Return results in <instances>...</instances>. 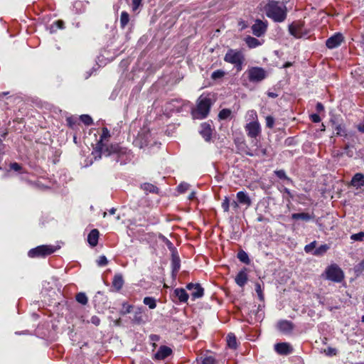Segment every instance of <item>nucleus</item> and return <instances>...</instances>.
<instances>
[{
    "label": "nucleus",
    "mask_w": 364,
    "mask_h": 364,
    "mask_svg": "<svg viewBox=\"0 0 364 364\" xmlns=\"http://www.w3.org/2000/svg\"><path fill=\"white\" fill-rule=\"evenodd\" d=\"M266 126L268 128H272L274 124V119L272 116H267L266 117Z\"/></svg>",
    "instance_id": "48"
},
{
    "label": "nucleus",
    "mask_w": 364,
    "mask_h": 364,
    "mask_svg": "<svg viewBox=\"0 0 364 364\" xmlns=\"http://www.w3.org/2000/svg\"><path fill=\"white\" fill-rule=\"evenodd\" d=\"M284 192L287 193L290 198H293V195L291 194L290 190L287 188H284Z\"/></svg>",
    "instance_id": "64"
},
{
    "label": "nucleus",
    "mask_w": 364,
    "mask_h": 364,
    "mask_svg": "<svg viewBox=\"0 0 364 364\" xmlns=\"http://www.w3.org/2000/svg\"><path fill=\"white\" fill-rule=\"evenodd\" d=\"M181 267L180 258L178 255L173 254L171 259V268L173 274H176Z\"/></svg>",
    "instance_id": "25"
},
{
    "label": "nucleus",
    "mask_w": 364,
    "mask_h": 364,
    "mask_svg": "<svg viewBox=\"0 0 364 364\" xmlns=\"http://www.w3.org/2000/svg\"><path fill=\"white\" fill-rule=\"evenodd\" d=\"M244 41L245 42L247 47L250 49L257 48L264 43V40H259L251 36H247L244 38Z\"/></svg>",
    "instance_id": "17"
},
{
    "label": "nucleus",
    "mask_w": 364,
    "mask_h": 364,
    "mask_svg": "<svg viewBox=\"0 0 364 364\" xmlns=\"http://www.w3.org/2000/svg\"><path fill=\"white\" fill-rule=\"evenodd\" d=\"M149 339L153 342H157L160 340V336L156 334H151L149 336Z\"/></svg>",
    "instance_id": "58"
},
{
    "label": "nucleus",
    "mask_w": 364,
    "mask_h": 364,
    "mask_svg": "<svg viewBox=\"0 0 364 364\" xmlns=\"http://www.w3.org/2000/svg\"><path fill=\"white\" fill-rule=\"evenodd\" d=\"M141 188L146 192L156 193L158 190L157 187L151 183H145L141 185Z\"/></svg>",
    "instance_id": "34"
},
{
    "label": "nucleus",
    "mask_w": 364,
    "mask_h": 364,
    "mask_svg": "<svg viewBox=\"0 0 364 364\" xmlns=\"http://www.w3.org/2000/svg\"><path fill=\"white\" fill-rule=\"evenodd\" d=\"M109 137V131L107 127H103L100 139L92 152L94 158L95 159H101L102 156L110 157L112 161L119 163L121 165L130 161L132 155L128 149L122 147L118 144L107 145L105 142L107 141Z\"/></svg>",
    "instance_id": "1"
},
{
    "label": "nucleus",
    "mask_w": 364,
    "mask_h": 364,
    "mask_svg": "<svg viewBox=\"0 0 364 364\" xmlns=\"http://www.w3.org/2000/svg\"><path fill=\"white\" fill-rule=\"evenodd\" d=\"M355 271L357 273H362L364 271V259L355 266Z\"/></svg>",
    "instance_id": "47"
},
{
    "label": "nucleus",
    "mask_w": 364,
    "mask_h": 364,
    "mask_svg": "<svg viewBox=\"0 0 364 364\" xmlns=\"http://www.w3.org/2000/svg\"><path fill=\"white\" fill-rule=\"evenodd\" d=\"M132 308L133 306L132 305L127 304V303H124L122 314H127L130 313Z\"/></svg>",
    "instance_id": "49"
},
{
    "label": "nucleus",
    "mask_w": 364,
    "mask_h": 364,
    "mask_svg": "<svg viewBox=\"0 0 364 364\" xmlns=\"http://www.w3.org/2000/svg\"><path fill=\"white\" fill-rule=\"evenodd\" d=\"M132 321L136 323H144V319L143 316V311L141 308H138L134 312V317Z\"/></svg>",
    "instance_id": "27"
},
{
    "label": "nucleus",
    "mask_w": 364,
    "mask_h": 364,
    "mask_svg": "<svg viewBox=\"0 0 364 364\" xmlns=\"http://www.w3.org/2000/svg\"><path fill=\"white\" fill-rule=\"evenodd\" d=\"M245 154L249 156H260V154L259 153L258 150H254V151H246Z\"/></svg>",
    "instance_id": "53"
},
{
    "label": "nucleus",
    "mask_w": 364,
    "mask_h": 364,
    "mask_svg": "<svg viewBox=\"0 0 364 364\" xmlns=\"http://www.w3.org/2000/svg\"><path fill=\"white\" fill-rule=\"evenodd\" d=\"M314 218V214H309L308 213H293L291 215V218L293 220H302L304 221H309Z\"/></svg>",
    "instance_id": "24"
},
{
    "label": "nucleus",
    "mask_w": 364,
    "mask_h": 364,
    "mask_svg": "<svg viewBox=\"0 0 364 364\" xmlns=\"http://www.w3.org/2000/svg\"><path fill=\"white\" fill-rule=\"evenodd\" d=\"M227 345L232 349H236L237 346V338L234 333H230L227 336Z\"/></svg>",
    "instance_id": "26"
},
{
    "label": "nucleus",
    "mask_w": 364,
    "mask_h": 364,
    "mask_svg": "<svg viewBox=\"0 0 364 364\" xmlns=\"http://www.w3.org/2000/svg\"><path fill=\"white\" fill-rule=\"evenodd\" d=\"M310 118H311V121L313 122H315V123H318L321 120V117L317 114H311Z\"/></svg>",
    "instance_id": "54"
},
{
    "label": "nucleus",
    "mask_w": 364,
    "mask_h": 364,
    "mask_svg": "<svg viewBox=\"0 0 364 364\" xmlns=\"http://www.w3.org/2000/svg\"><path fill=\"white\" fill-rule=\"evenodd\" d=\"M172 353V350L171 348L166 346H161L157 350V352L154 354V359L156 360H164L171 355Z\"/></svg>",
    "instance_id": "15"
},
{
    "label": "nucleus",
    "mask_w": 364,
    "mask_h": 364,
    "mask_svg": "<svg viewBox=\"0 0 364 364\" xmlns=\"http://www.w3.org/2000/svg\"><path fill=\"white\" fill-rule=\"evenodd\" d=\"M75 299L78 303H80L82 305L87 304V301H88L86 294L83 292H80V293L77 294Z\"/></svg>",
    "instance_id": "33"
},
{
    "label": "nucleus",
    "mask_w": 364,
    "mask_h": 364,
    "mask_svg": "<svg viewBox=\"0 0 364 364\" xmlns=\"http://www.w3.org/2000/svg\"><path fill=\"white\" fill-rule=\"evenodd\" d=\"M212 132L213 130L211 125L209 123L203 122L200 124L199 133L206 141H209L210 140Z\"/></svg>",
    "instance_id": "14"
},
{
    "label": "nucleus",
    "mask_w": 364,
    "mask_h": 364,
    "mask_svg": "<svg viewBox=\"0 0 364 364\" xmlns=\"http://www.w3.org/2000/svg\"><path fill=\"white\" fill-rule=\"evenodd\" d=\"M129 21V16L127 12L122 11L120 16V26L122 28H124Z\"/></svg>",
    "instance_id": "31"
},
{
    "label": "nucleus",
    "mask_w": 364,
    "mask_h": 364,
    "mask_svg": "<svg viewBox=\"0 0 364 364\" xmlns=\"http://www.w3.org/2000/svg\"><path fill=\"white\" fill-rule=\"evenodd\" d=\"M335 131L336 132V134L339 136H346V132L344 126L342 124H336L335 127Z\"/></svg>",
    "instance_id": "40"
},
{
    "label": "nucleus",
    "mask_w": 364,
    "mask_h": 364,
    "mask_svg": "<svg viewBox=\"0 0 364 364\" xmlns=\"http://www.w3.org/2000/svg\"><path fill=\"white\" fill-rule=\"evenodd\" d=\"M231 110L230 109H223L218 114L220 119H226L231 115Z\"/></svg>",
    "instance_id": "37"
},
{
    "label": "nucleus",
    "mask_w": 364,
    "mask_h": 364,
    "mask_svg": "<svg viewBox=\"0 0 364 364\" xmlns=\"http://www.w3.org/2000/svg\"><path fill=\"white\" fill-rule=\"evenodd\" d=\"M213 105V102L208 95H201L196 102V107L191 110V115L194 119H203L206 118Z\"/></svg>",
    "instance_id": "3"
},
{
    "label": "nucleus",
    "mask_w": 364,
    "mask_h": 364,
    "mask_svg": "<svg viewBox=\"0 0 364 364\" xmlns=\"http://www.w3.org/2000/svg\"><path fill=\"white\" fill-rule=\"evenodd\" d=\"M288 30L289 33L296 38H301L308 36L309 30L304 28L303 21H294L289 25Z\"/></svg>",
    "instance_id": "5"
},
{
    "label": "nucleus",
    "mask_w": 364,
    "mask_h": 364,
    "mask_svg": "<svg viewBox=\"0 0 364 364\" xmlns=\"http://www.w3.org/2000/svg\"><path fill=\"white\" fill-rule=\"evenodd\" d=\"M94 324L95 326H97L100 323V319L97 316H92L90 318V320L88 321Z\"/></svg>",
    "instance_id": "52"
},
{
    "label": "nucleus",
    "mask_w": 364,
    "mask_h": 364,
    "mask_svg": "<svg viewBox=\"0 0 364 364\" xmlns=\"http://www.w3.org/2000/svg\"><path fill=\"white\" fill-rule=\"evenodd\" d=\"M231 206L235 209V210H237L238 208H239V205H238V201H235V200H233L231 203H230Z\"/></svg>",
    "instance_id": "63"
},
{
    "label": "nucleus",
    "mask_w": 364,
    "mask_h": 364,
    "mask_svg": "<svg viewBox=\"0 0 364 364\" xmlns=\"http://www.w3.org/2000/svg\"><path fill=\"white\" fill-rule=\"evenodd\" d=\"M4 154V144H3L2 141L0 139V159L2 158Z\"/></svg>",
    "instance_id": "59"
},
{
    "label": "nucleus",
    "mask_w": 364,
    "mask_h": 364,
    "mask_svg": "<svg viewBox=\"0 0 364 364\" xmlns=\"http://www.w3.org/2000/svg\"><path fill=\"white\" fill-rule=\"evenodd\" d=\"M325 274L327 279L334 282H341L344 277L341 269L335 264L328 266L325 271Z\"/></svg>",
    "instance_id": "7"
},
{
    "label": "nucleus",
    "mask_w": 364,
    "mask_h": 364,
    "mask_svg": "<svg viewBox=\"0 0 364 364\" xmlns=\"http://www.w3.org/2000/svg\"><path fill=\"white\" fill-rule=\"evenodd\" d=\"M247 77L251 82H259L267 77L266 70L260 67H251L247 70Z\"/></svg>",
    "instance_id": "8"
},
{
    "label": "nucleus",
    "mask_w": 364,
    "mask_h": 364,
    "mask_svg": "<svg viewBox=\"0 0 364 364\" xmlns=\"http://www.w3.org/2000/svg\"><path fill=\"white\" fill-rule=\"evenodd\" d=\"M224 61L234 65L237 72L243 68L245 56L242 50L239 49H228L224 56Z\"/></svg>",
    "instance_id": "4"
},
{
    "label": "nucleus",
    "mask_w": 364,
    "mask_h": 364,
    "mask_svg": "<svg viewBox=\"0 0 364 364\" xmlns=\"http://www.w3.org/2000/svg\"><path fill=\"white\" fill-rule=\"evenodd\" d=\"M235 282L236 284L242 287L247 282V274L246 273V269L241 270L238 272V274L235 277Z\"/></svg>",
    "instance_id": "20"
},
{
    "label": "nucleus",
    "mask_w": 364,
    "mask_h": 364,
    "mask_svg": "<svg viewBox=\"0 0 364 364\" xmlns=\"http://www.w3.org/2000/svg\"><path fill=\"white\" fill-rule=\"evenodd\" d=\"M72 9L73 11H74L75 14L82 13L85 9L84 2L74 1V3L73 4Z\"/></svg>",
    "instance_id": "29"
},
{
    "label": "nucleus",
    "mask_w": 364,
    "mask_h": 364,
    "mask_svg": "<svg viewBox=\"0 0 364 364\" xmlns=\"http://www.w3.org/2000/svg\"><path fill=\"white\" fill-rule=\"evenodd\" d=\"M173 294L178 299L180 302L186 303L188 299V294L183 288H176L174 289Z\"/></svg>",
    "instance_id": "21"
},
{
    "label": "nucleus",
    "mask_w": 364,
    "mask_h": 364,
    "mask_svg": "<svg viewBox=\"0 0 364 364\" xmlns=\"http://www.w3.org/2000/svg\"><path fill=\"white\" fill-rule=\"evenodd\" d=\"M316 109L317 112H319L321 111H323L324 107H323V104L321 102H318L316 105Z\"/></svg>",
    "instance_id": "60"
},
{
    "label": "nucleus",
    "mask_w": 364,
    "mask_h": 364,
    "mask_svg": "<svg viewBox=\"0 0 364 364\" xmlns=\"http://www.w3.org/2000/svg\"><path fill=\"white\" fill-rule=\"evenodd\" d=\"M225 75V72L222 70H215L212 74H211V78L214 80H218V79H220L222 78L223 77H224Z\"/></svg>",
    "instance_id": "38"
},
{
    "label": "nucleus",
    "mask_w": 364,
    "mask_h": 364,
    "mask_svg": "<svg viewBox=\"0 0 364 364\" xmlns=\"http://www.w3.org/2000/svg\"><path fill=\"white\" fill-rule=\"evenodd\" d=\"M99 231L97 229L92 230L87 236V242L92 247H95L97 245L99 239Z\"/></svg>",
    "instance_id": "22"
},
{
    "label": "nucleus",
    "mask_w": 364,
    "mask_h": 364,
    "mask_svg": "<svg viewBox=\"0 0 364 364\" xmlns=\"http://www.w3.org/2000/svg\"><path fill=\"white\" fill-rule=\"evenodd\" d=\"M262 290L263 289H262V285L259 282H257L255 284V291H256L260 301L264 300V294L262 293Z\"/></svg>",
    "instance_id": "39"
},
{
    "label": "nucleus",
    "mask_w": 364,
    "mask_h": 364,
    "mask_svg": "<svg viewBox=\"0 0 364 364\" xmlns=\"http://www.w3.org/2000/svg\"><path fill=\"white\" fill-rule=\"evenodd\" d=\"M80 120L85 124V125H91L93 123L92 117L88 114H82L80 116Z\"/></svg>",
    "instance_id": "41"
},
{
    "label": "nucleus",
    "mask_w": 364,
    "mask_h": 364,
    "mask_svg": "<svg viewBox=\"0 0 364 364\" xmlns=\"http://www.w3.org/2000/svg\"><path fill=\"white\" fill-rule=\"evenodd\" d=\"M237 258L240 261L247 264L250 262L248 255L243 250H241L237 253Z\"/></svg>",
    "instance_id": "32"
},
{
    "label": "nucleus",
    "mask_w": 364,
    "mask_h": 364,
    "mask_svg": "<svg viewBox=\"0 0 364 364\" xmlns=\"http://www.w3.org/2000/svg\"><path fill=\"white\" fill-rule=\"evenodd\" d=\"M274 173L279 178L286 180L289 183H292V180L287 176L284 170L275 171Z\"/></svg>",
    "instance_id": "36"
},
{
    "label": "nucleus",
    "mask_w": 364,
    "mask_h": 364,
    "mask_svg": "<svg viewBox=\"0 0 364 364\" xmlns=\"http://www.w3.org/2000/svg\"><path fill=\"white\" fill-rule=\"evenodd\" d=\"M237 199L239 203L250 206L252 200L248 194L245 191H239L237 193Z\"/></svg>",
    "instance_id": "19"
},
{
    "label": "nucleus",
    "mask_w": 364,
    "mask_h": 364,
    "mask_svg": "<svg viewBox=\"0 0 364 364\" xmlns=\"http://www.w3.org/2000/svg\"><path fill=\"white\" fill-rule=\"evenodd\" d=\"M189 186L188 183L183 182L178 185L177 189L179 193H183L189 188Z\"/></svg>",
    "instance_id": "44"
},
{
    "label": "nucleus",
    "mask_w": 364,
    "mask_h": 364,
    "mask_svg": "<svg viewBox=\"0 0 364 364\" xmlns=\"http://www.w3.org/2000/svg\"><path fill=\"white\" fill-rule=\"evenodd\" d=\"M230 203L228 197H225L222 202L221 206L225 212H228L230 208Z\"/></svg>",
    "instance_id": "45"
},
{
    "label": "nucleus",
    "mask_w": 364,
    "mask_h": 364,
    "mask_svg": "<svg viewBox=\"0 0 364 364\" xmlns=\"http://www.w3.org/2000/svg\"><path fill=\"white\" fill-rule=\"evenodd\" d=\"M124 279L121 274H116L112 280V287L117 291H119L124 285Z\"/></svg>",
    "instance_id": "23"
},
{
    "label": "nucleus",
    "mask_w": 364,
    "mask_h": 364,
    "mask_svg": "<svg viewBox=\"0 0 364 364\" xmlns=\"http://www.w3.org/2000/svg\"><path fill=\"white\" fill-rule=\"evenodd\" d=\"M267 96L271 98H276L278 96V95L277 93L273 92H267Z\"/></svg>",
    "instance_id": "62"
},
{
    "label": "nucleus",
    "mask_w": 364,
    "mask_h": 364,
    "mask_svg": "<svg viewBox=\"0 0 364 364\" xmlns=\"http://www.w3.org/2000/svg\"><path fill=\"white\" fill-rule=\"evenodd\" d=\"M247 114L252 121H257V114L255 110H250Z\"/></svg>",
    "instance_id": "55"
},
{
    "label": "nucleus",
    "mask_w": 364,
    "mask_h": 364,
    "mask_svg": "<svg viewBox=\"0 0 364 364\" xmlns=\"http://www.w3.org/2000/svg\"><path fill=\"white\" fill-rule=\"evenodd\" d=\"M267 21H262L257 18L255 21V23L251 26L252 33L257 38L262 37L267 33Z\"/></svg>",
    "instance_id": "9"
},
{
    "label": "nucleus",
    "mask_w": 364,
    "mask_h": 364,
    "mask_svg": "<svg viewBox=\"0 0 364 364\" xmlns=\"http://www.w3.org/2000/svg\"><path fill=\"white\" fill-rule=\"evenodd\" d=\"M56 248L52 245H40L30 250L28 252L29 257H45L55 252Z\"/></svg>",
    "instance_id": "6"
},
{
    "label": "nucleus",
    "mask_w": 364,
    "mask_h": 364,
    "mask_svg": "<svg viewBox=\"0 0 364 364\" xmlns=\"http://www.w3.org/2000/svg\"><path fill=\"white\" fill-rule=\"evenodd\" d=\"M316 244V241H313L311 243L306 245L304 247V251L306 253H311V252L313 253V252L315 250Z\"/></svg>",
    "instance_id": "42"
},
{
    "label": "nucleus",
    "mask_w": 364,
    "mask_h": 364,
    "mask_svg": "<svg viewBox=\"0 0 364 364\" xmlns=\"http://www.w3.org/2000/svg\"><path fill=\"white\" fill-rule=\"evenodd\" d=\"M364 238V232H360L350 235V240L353 241H362Z\"/></svg>",
    "instance_id": "43"
},
{
    "label": "nucleus",
    "mask_w": 364,
    "mask_h": 364,
    "mask_svg": "<svg viewBox=\"0 0 364 364\" xmlns=\"http://www.w3.org/2000/svg\"><path fill=\"white\" fill-rule=\"evenodd\" d=\"M215 360L212 356L206 357L202 361V364H215Z\"/></svg>",
    "instance_id": "50"
},
{
    "label": "nucleus",
    "mask_w": 364,
    "mask_h": 364,
    "mask_svg": "<svg viewBox=\"0 0 364 364\" xmlns=\"http://www.w3.org/2000/svg\"><path fill=\"white\" fill-rule=\"evenodd\" d=\"M267 16L274 22L282 23L287 16V6L280 1H269L264 7Z\"/></svg>",
    "instance_id": "2"
},
{
    "label": "nucleus",
    "mask_w": 364,
    "mask_h": 364,
    "mask_svg": "<svg viewBox=\"0 0 364 364\" xmlns=\"http://www.w3.org/2000/svg\"><path fill=\"white\" fill-rule=\"evenodd\" d=\"M274 350L279 355H289L293 352V348L288 343H279L275 344Z\"/></svg>",
    "instance_id": "13"
},
{
    "label": "nucleus",
    "mask_w": 364,
    "mask_h": 364,
    "mask_svg": "<svg viewBox=\"0 0 364 364\" xmlns=\"http://www.w3.org/2000/svg\"><path fill=\"white\" fill-rule=\"evenodd\" d=\"M186 288L191 291V296L192 300L201 298L204 294V289L200 284L189 283L187 284Z\"/></svg>",
    "instance_id": "11"
},
{
    "label": "nucleus",
    "mask_w": 364,
    "mask_h": 364,
    "mask_svg": "<svg viewBox=\"0 0 364 364\" xmlns=\"http://www.w3.org/2000/svg\"><path fill=\"white\" fill-rule=\"evenodd\" d=\"M141 1H133L132 9L134 11L136 10L140 6Z\"/></svg>",
    "instance_id": "61"
},
{
    "label": "nucleus",
    "mask_w": 364,
    "mask_h": 364,
    "mask_svg": "<svg viewBox=\"0 0 364 364\" xmlns=\"http://www.w3.org/2000/svg\"><path fill=\"white\" fill-rule=\"evenodd\" d=\"M10 168L11 170H14L15 171H21V169H22V167L20 164H18V163L16 162H14V163H11L10 164Z\"/></svg>",
    "instance_id": "51"
},
{
    "label": "nucleus",
    "mask_w": 364,
    "mask_h": 364,
    "mask_svg": "<svg viewBox=\"0 0 364 364\" xmlns=\"http://www.w3.org/2000/svg\"><path fill=\"white\" fill-rule=\"evenodd\" d=\"M350 184L357 189L361 188L364 186V175L361 173H355L351 179Z\"/></svg>",
    "instance_id": "18"
},
{
    "label": "nucleus",
    "mask_w": 364,
    "mask_h": 364,
    "mask_svg": "<svg viewBox=\"0 0 364 364\" xmlns=\"http://www.w3.org/2000/svg\"><path fill=\"white\" fill-rule=\"evenodd\" d=\"M277 328L284 333H289L294 328L292 322L287 320H281L277 324Z\"/></svg>",
    "instance_id": "16"
},
{
    "label": "nucleus",
    "mask_w": 364,
    "mask_h": 364,
    "mask_svg": "<svg viewBox=\"0 0 364 364\" xmlns=\"http://www.w3.org/2000/svg\"><path fill=\"white\" fill-rule=\"evenodd\" d=\"M143 303L148 306L150 309H154L156 307V300L152 296L144 297Z\"/></svg>",
    "instance_id": "30"
},
{
    "label": "nucleus",
    "mask_w": 364,
    "mask_h": 364,
    "mask_svg": "<svg viewBox=\"0 0 364 364\" xmlns=\"http://www.w3.org/2000/svg\"><path fill=\"white\" fill-rule=\"evenodd\" d=\"M343 41V36L340 33H336L326 41V46L329 49H333L338 47Z\"/></svg>",
    "instance_id": "12"
},
{
    "label": "nucleus",
    "mask_w": 364,
    "mask_h": 364,
    "mask_svg": "<svg viewBox=\"0 0 364 364\" xmlns=\"http://www.w3.org/2000/svg\"><path fill=\"white\" fill-rule=\"evenodd\" d=\"M330 247L327 244L321 245L313 252V255L315 256H322L328 250Z\"/></svg>",
    "instance_id": "28"
},
{
    "label": "nucleus",
    "mask_w": 364,
    "mask_h": 364,
    "mask_svg": "<svg viewBox=\"0 0 364 364\" xmlns=\"http://www.w3.org/2000/svg\"><path fill=\"white\" fill-rule=\"evenodd\" d=\"M64 28V22L61 20H58L55 21L51 26H50V32H55L58 29H63Z\"/></svg>",
    "instance_id": "35"
},
{
    "label": "nucleus",
    "mask_w": 364,
    "mask_h": 364,
    "mask_svg": "<svg viewBox=\"0 0 364 364\" xmlns=\"http://www.w3.org/2000/svg\"><path fill=\"white\" fill-rule=\"evenodd\" d=\"M97 265L103 267L107 264L108 260L105 255H101L97 261Z\"/></svg>",
    "instance_id": "46"
},
{
    "label": "nucleus",
    "mask_w": 364,
    "mask_h": 364,
    "mask_svg": "<svg viewBox=\"0 0 364 364\" xmlns=\"http://www.w3.org/2000/svg\"><path fill=\"white\" fill-rule=\"evenodd\" d=\"M256 146H257V149H256L255 150H258L259 151V153L260 154V156H264L267 155V149H265V148H260L257 145V143H256Z\"/></svg>",
    "instance_id": "56"
},
{
    "label": "nucleus",
    "mask_w": 364,
    "mask_h": 364,
    "mask_svg": "<svg viewBox=\"0 0 364 364\" xmlns=\"http://www.w3.org/2000/svg\"><path fill=\"white\" fill-rule=\"evenodd\" d=\"M245 129L249 137L256 139L261 133V127L258 121H252L245 126Z\"/></svg>",
    "instance_id": "10"
},
{
    "label": "nucleus",
    "mask_w": 364,
    "mask_h": 364,
    "mask_svg": "<svg viewBox=\"0 0 364 364\" xmlns=\"http://www.w3.org/2000/svg\"><path fill=\"white\" fill-rule=\"evenodd\" d=\"M325 352H326V354L328 355H336V350L335 348L329 347L326 350H325Z\"/></svg>",
    "instance_id": "57"
}]
</instances>
